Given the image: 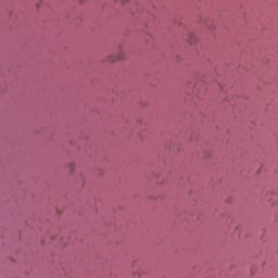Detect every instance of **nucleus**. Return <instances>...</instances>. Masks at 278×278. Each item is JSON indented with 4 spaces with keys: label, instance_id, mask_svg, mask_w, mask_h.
Masks as SVG:
<instances>
[{
    "label": "nucleus",
    "instance_id": "nucleus-1",
    "mask_svg": "<svg viewBox=\"0 0 278 278\" xmlns=\"http://www.w3.org/2000/svg\"><path fill=\"white\" fill-rule=\"evenodd\" d=\"M125 58V53L123 51H121L117 56H111V61L112 62H115V61H118V60H123Z\"/></svg>",
    "mask_w": 278,
    "mask_h": 278
},
{
    "label": "nucleus",
    "instance_id": "nucleus-2",
    "mask_svg": "<svg viewBox=\"0 0 278 278\" xmlns=\"http://www.w3.org/2000/svg\"><path fill=\"white\" fill-rule=\"evenodd\" d=\"M188 41L190 43H194L197 41V36L194 34H190L189 38H188Z\"/></svg>",
    "mask_w": 278,
    "mask_h": 278
}]
</instances>
